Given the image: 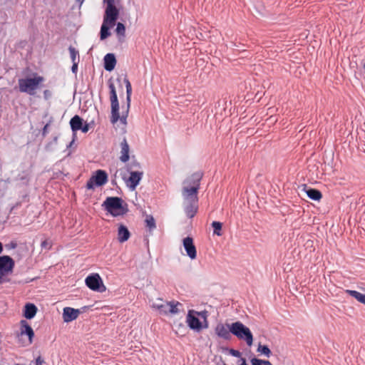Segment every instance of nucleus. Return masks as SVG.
<instances>
[{
	"label": "nucleus",
	"instance_id": "obj_18",
	"mask_svg": "<svg viewBox=\"0 0 365 365\" xmlns=\"http://www.w3.org/2000/svg\"><path fill=\"white\" fill-rule=\"evenodd\" d=\"M104 61V68L107 71H111L115 68L116 65V58L113 53H107L103 58Z\"/></svg>",
	"mask_w": 365,
	"mask_h": 365
},
{
	"label": "nucleus",
	"instance_id": "obj_21",
	"mask_svg": "<svg viewBox=\"0 0 365 365\" xmlns=\"http://www.w3.org/2000/svg\"><path fill=\"white\" fill-rule=\"evenodd\" d=\"M130 237V232L128 227L124 225L120 224L118 229V240L123 243L128 240Z\"/></svg>",
	"mask_w": 365,
	"mask_h": 365
},
{
	"label": "nucleus",
	"instance_id": "obj_1",
	"mask_svg": "<svg viewBox=\"0 0 365 365\" xmlns=\"http://www.w3.org/2000/svg\"><path fill=\"white\" fill-rule=\"evenodd\" d=\"M103 22L101 27L100 38L101 40L107 38L110 35V28L115 25L119 16V10L115 4L114 0H107Z\"/></svg>",
	"mask_w": 365,
	"mask_h": 365
},
{
	"label": "nucleus",
	"instance_id": "obj_26",
	"mask_svg": "<svg viewBox=\"0 0 365 365\" xmlns=\"http://www.w3.org/2000/svg\"><path fill=\"white\" fill-rule=\"evenodd\" d=\"M140 163L133 156L131 161L127 165L128 172L140 171Z\"/></svg>",
	"mask_w": 365,
	"mask_h": 365
},
{
	"label": "nucleus",
	"instance_id": "obj_17",
	"mask_svg": "<svg viewBox=\"0 0 365 365\" xmlns=\"http://www.w3.org/2000/svg\"><path fill=\"white\" fill-rule=\"evenodd\" d=\"M198 210V201H186L185 212L188 218H192Z\"/></svg>",
	"mask_w": 365,
	"mask_h": 365
},
{
	"label": "nucleus",
	"instance_id": "obj_25",
	"mask_svg": "<svg viewBox=\"0 0 365 365\" xmlns=\"http://www.w3.org/2000/svg\"><path fill=\"white\" fill-rule=\"evenodd\" d=\"M345 292L355 298L358 302L365 305V294H362L356 290L346 289Z\"/></svg>",
	"mask_w": 365,
	"mask_h": 365
},
{
	"label": "nucleus",
	"instance_id": "obj_29",
	"mask_svg": "<svg viewBox=\"0 0 365 365\" xmlns=\"http://www.w3.org/2000/svg\"><path fill=\"white\" fill-rule=\"evenodd\" d=\"M68 51L70 53V56L72 62H79L80 58H79V53L78 51L76 50L74 47L72 46H70L68 47Z\"/></svg>",
	"mask_w": 365,
	"mask_h": 365
},
{
	"label": "nucleus",
	"instance_id": "obj_32",
	"mask_svg": "<svg viewBox=\"0 0 365 365\" xmlns=\"http://www.w3.org/2000/svg\"><path fill=\"white\" fill-rule=\"evenodd\" d=\"M115 32L119 36H125V26L123 23L118 22L116 24Z\"/></svg>",
	"mask_w": 365,
	"mask_h": 365
},
{
	"label": "nucleus",
	"instance_id": "obj_24",
	"mask_svg": "<svg viewBox=\"0 0 365 365\" xmlns=\"http://www.w3.org/2000/svg\"><path fill=\"white\" fill-rule=\"evenodd\" d=\"M124 83H125V88H126V103H127L126 113H128V110L130 108V101H131L132 86H131L130 81L127 78H124Z\"/></svg>",
	"mask_w": 365,
	"mask_h": 365
},
{
	"label": "nucleus",
	"instance_id": "obj_43",
	"mask_svg": "<svg viewBox=\"0 0 365 365\" xmlns=\"http://www.w3.org/2000/svg\"><path fill=\"white\" fill-rule=\"evenodd\" d=\"M10 245H11V247L13 248V249H14V248H16L17 247V244L16 242H11Z\"/></svg>",
	"mask_w": 365,
	"mask_h": 365
},
{
	"label": "nucleus",
	"instance_id": "obj_34",
	"mask_svg": "<svg viewBox=\"0 0 365 365\" xmlns=\"http://www.w3.org/2000/svg\"><path fill=\"white\" fill-rule=\"evenodd\" d=\"M251 363H252V364H255V365H257V364L258 365H272V364L269 361L259 359L257 358L252 359Z\"/></svg>",
	"mask_w": 365,
	"mask_h": 365
},
{
	"label": "nucleus",
	"instance_id": "obj_13",
	"mask_svg": "<svg viewBox=\"0 0 365 365\" xmlns=\"http://www.w3.org/2000/svg\"><path fill=\"white\" fill-rule=\"evenodd\" d=\"M130 173V176L128 179L126 180L127 186L131 190H134L136 187L139 185L140 180L143 176V171H132L128 172Z\"/></svg>",
	"mask_w": 365,
	"mask_h": 365
},
{
	"label": "nucleus",
	"instance_id": "obj_41",
	"mask_svg": "<svg viewBox=\"0 0 365 365\" xmlns=\"http://www.w3.org/2000/svg\"><path fill=\"white\" fill-rule=\"evenodd\" d=\"M43 362V359L40 356L36 359V365H42Z\"/></svg>",
	"mask_w": 365,
	"mask_h": 365
},
{
	"label": "nucleus",
	"instance_id": "obj_30",
	"mask_svg": "<svg viewBox=\"0 0 365 365\" xmlns=\"http://www.w3.org/2000/svg\"><path fill=\"white\" fill-rule=\"evenodd\" d=\"M212 227L213 228V234L217 236H222V224L218 221H213L212 222Z\"/></svg>",
	"mask_w": 365,
	"mask_h": 365
},
{
	"label": "nucleus",
	"instance_id": "obj_38",
	"mask_svg": "<svg viewBox=\"0 0 365 365\" xmlns=\"http://www.w3.org/2000/svg\"><path fill=\"white\" fill-rule=\"evenodd\" d=\"M52 96V93L51 91L49 90H45L43 91V98L45 100L48 101V99H50Z\"/></svg>",
	"mask_w": 365,
	"mask_h": 365
},
{
	"label": "nucleus",
	"instance_id": "obj_19",
	"mask_svg": "<svg viewBox=\"0 0 365 365\" xmlns=\"http://www.w3.org/2000/svg\"><path fill=\"white\" fill-rule=\"evenodd\" d=\"M120 160L123 163H126L129 160L130 147L125 138H124L120 143Z\"/></svg>",
	"mask_w": 365,
	"mask_h": 365
},
{
	"label": "nucleus",
	"instance_id": "obj_42",
	"mask_svg": "<svg viewBox=\"0 0 365 365\" xmlns=\"http://www.w3.org/2000/svg\"><path fill=\"white\" fill-rule=\"evenodd\" d=\"M240 361H241V363H240V365H248V364H247L246 359H245V358L241 357V358L240 359Z\"/></svg>",
	"mask_w": 365,
	"mask_h": 365
},
{
	"label": "nucleus",
	"instance_id": "obj_20",
	"mask_svg": "<svg viewBox=\"0 0 365 365\" xmlns=\"http://www.w3.org/2000/svg\"><path fill=\"white\" fill-rule=\"evenodd\" d=\"M37 311H38V309L34 304L26 303L24 308L23 316L26 319H31L36 316Z\"/></svg>",
	"mask_w": 365,
	"mask_h": 365
},
{
	"label": "nucleus",
	"instance_id": "obj_45",
	"mask_svg": "<svg viewBox=\"0 0 365 365\" xmlns=\"http://www.w3.org/2000/svg\"><path fill=\"white\" fill-rule=\"evenodd\" d=\"M3 251V245L2 243L0 242V253Z\"/></svg>",
	"mask_w": 365,
	"mask_h": 365
},
{
	"label": "nucleus",
	"instance_id": "obj_10",
	"mask_svg": "<svg viewBox=\"0 0 365 365\" xmlns=\"http://www.w3.org/2000/svg\"><path fill=\"white\" fill-rule=\"evenodd\" d=\"M182 245L186 252L187 256L190 259H195L197 257V249L194 244V240L192 237L187 236L182 240Z\"/></svg>",
	"mask_w": 365,
	"mask_h": 365
},
{
	"label": "nucleus",
	"instance_id": "obj_48",
	"mask_svg": "<svg viewBox=\"0 0 365 365\" xmlns=\"http://www.w3.org/2000/svg\"><path fill=\"white\" fill-rule=\"evenodd\" d=\"M19 205V203H17L16 206H14L13 208L18 207Z\"/></svg>",
	"mask_w": 365,
	"mask_h": 365
},
{
	"label": "nucleus",
	"instance_id": "obj_6",
	"mask_svg": "<svg viewBox=\"0 0 365 365\" xmlns=\"http://www.w3.org/2000/svg\"><path fill=\"white\" fill-rule=\"evenodd\" d=\"M108 180L107 173L103 170H97L89 178L86 183V188L94 189L95 186L101 187L105 185Z\"/></svg>",
	"mask_w": 365,
	"mask_h": 365
},
{
	"label": "nucleus",
	"instance_id": "obj_15",
	"mask_svg": "<svg viewBox=\"0 0 365 365\" xmlns=\"http://www.w3.org/2000/svg\"><path fill=\"white\" fill-rule=\"evenodd\" d=\"M81 313L80 309L66 307L63 309L62 317L64 322L68 323L76 319Z\"/></svg>",
	"mask_w": 365,
	"mask_h": 365
},
{
	"label": "nucleus",
	"instance_id": "obj_5",
	"mask_svg": "<svg viewBox=\"0 0 365 365\" xmlns=\"http://www.w3.org/2000/svg\"><path fill=\"white\" fill-rule=\"evenodd\" d=\"M232 334L239 339L245 340L247 344L250 346L253 342V335L250 329L241 322L232 323Z\"/></svg>",
	"mask_w": 365,
	"mask_h": 365
},
{
	"label": "nucleus",
	"instance_id": "obj_35",
	"mask_svg": "<svg viewBox=\"0 0 365 365\" xmlns=\"http://www.w3.org/2000/svg\"><path fill=\"white\" fill-rule=\"evenodd\" d=\"M228 351H229V354L232 356H235V357H238V358H241V352L238 350H235L234 349H227Z\"/></svg>",
	"mask_w": 365,
	"mask_h": 365
},
{
	"label": "nucleus",
	"instance_id": "obj_46",
	"mask_svg": "<svg viewBox=\"0 0 365 365\" xmlns=\"http://www.w3.org/2000/svg\"><path fill=\"white\" fill-rule=\"evenodd\" d=\"M76 1L79 2L80 4H82L84 0H76Z\"/></svg>",
	"mask_w": 365,
	"mask_h": 365
},
{
	"label": "nucleus",
	"instance_id": "obj_23",
	"mask_svg": "<svg viewBox=\"0 0 365 365\" xmlns=\"http://www.w3.org/2000/svg\"><path fill=\"white\" fill-rule=\"evenodd\" d=\"M304 190H305L307 196L313 200L319 201L322 197V192L315 188L307 187L304 185Z\"/></svg>",
	"mask_w": 365,
	"mask_h": 365
},
{
	"label": "nucleus",
	"instance_id": "obj_36",
	"mask_svg": "<svg viewBox=\"0 0 365 365\" xmlns=\"http://www.w3.org/2000/svg\"><path fill=\"white\" fill-rule=\"evenodd\" d=\"M41 247L42 249L50 250L51 248V243L48 240H45L41 242Z\"/></svg>",
	"mask_w": 365,
	"mask_h": 365
},
{
	"label": "nucleus",
	"instance_id": "obj_49",
	"mask_svg": "<svg viewBox=\"0 0 365 365\" xmlns=\"http://www.w3.org/2000/svg\"><path fill=\"white\" fill-rule=\"evenodd\" d=\"M363 67H364V70H365V63L364 64Z\"/></svg>",
	"mask_w": 365,
	"mask_h": 365
},
{
	"label": "nucleus",
	"instance_id": "obj_3",
	"mask_svg": "<svg viewBox=\"0 0 365 365\" xmlns=\"http://www.w3.org/2000/svg\"><path fill=\"white\" fill-rule=\"evenodd\" d=\"M108 85L110 90V101L111 106L110 122L114 124L120 120L122 123H125L127 114L125 115H123L122 116H120L119 102L115 87L111 78L108 80Z\"/></svg>",
	"mask_w": 365,
	"mask_h": 365
},
{
	"label": "nucleus",
	"instance_id": "obj_40",
	"mask_svg": "<svg viewBox=\"0 0 365 365\" xmlns=\"http://www.w3.org/2000/svg\"><path fill=\"white\" fill-rule=\"evenodd\" d=\"M72 63H73V65L71 66V71L73 73H76L77 71H78V65L79 62H72Z\"/></svg>",
	"mask_w": 365,
	"mask_h": 365
},
{
	"label": "nucleus",
	"instance_id": "obj_27",
	"mask_svg": "<svg viewBox=\"0 0 365 365\" xmlns=\"http://www.w3.org/2000/svg\"><path fill=\"white\" fill-rule=\"evenodd\" d=\"M145 222V226L149 229L150 232H152L153 230H155L156 228L155 220L152 215H146Z\"/></svg>",
	"mask_w": 365,
	"mask_h": 365
},
{
	"label": "nucleus",
	"instance_id": "obj_28",
	"mask_svg": "<svg viewBox=\"0 0 365 365\" xmlns=\"http://www.w3.org/2000/svg\"><path fill=\"white\" fill-rule=\"evenodd\" d=\"M178 306H182V304L178 302L171 301L169 302L168 313L172 314H177L180 312Z\"/></svg>",
	"mask_w": 365,
	"mask_h": 365
},
{
	"label": "nucleus",
	"instance_id": "obj_22",
	"mask_svg": "<svg viewBox=\"0 0 365 365\" xmlns=\"http://www.w3.org/2000/svg\"><path fill=\"white\" fill-rule=\"evenodd\" d=\"M83 123V120L82 118H81L79 115H76L71 119L70 120V126L71 128V130L73 133V136L76 137V132L78 130H80V128H81V125Z\"/></svg>",
	"mask_w": 365,
	"mask_h": 365
},
{
	"label": "nucleus",
	"instance_id": "obj_8",
	"mask_svg": "<svg viewBox=\"0 0 365 365\" xmlns=\"http://www.w3.org/2000/svg\"><path fill=\"white\" fill-rule=\"evenodd\" d=\"M215 333L218 337L230 341L232 339V324L218 323L215 328Z\"/></svg>",
	"mask_w": 365,
	"mask_h": 365
},
{
	"label": "nucleus",
	"instance_id": "obj_50",
	"mask_svg": "<svg viewBox=\"0 0 365 365\" xmlns=\"http://www.w3.org/2000/svg\"><path fill=\"white\" fill-rule=\"evenodd\" d=\"M16 365H21V364H16Z\"/></svg>",
	"mask_w": 365,
	"mask_h": 365
},
{
	"label": "nucleus",
	"instance_id": "obj_31",
	"mask_svg": "<svg viewBox=\"0 0 365 365\" xmlns=\"http://www.w3.org/2000/svg\"><path fill=\"white\" fill-rule=\"evenodd\" d=\"M257 351L267 357H269L272 354V351L267 345L259 344Z\"/></svg>",
	"mask_w": 365,
	"mask_h": 365
},
{
	"label": "nucleus",
	"instance_id": "obj_2",
	"mask_svg": "<svg viewBox=\"0 0 365 365\" xmlns=\"http://www.w3.org/2000/svg\"><path fill=\"white\" fill-rule=\"evenodd\" d=\"M102 207L113 217L123 216L128 211V205L119 197H108Z\"/></svg>",
	"mask_w": 365,
	"mask_h": 365
},
{
	"label": "nucleus",
	"instance_id": "obj_12",
	"mask_svg": "<svg viewBox=\"0 0 365 365\" xmlns=\"http://www.w3.org/2000/svg\"><path fill=\"white\" fill-rule=\"evenodd\" d=\"M14 267V259L8 256L4 255L0 257V274L3 275L11 272Z\"/></svg>",
	"mask_w": 365,
	"mask_h": 365
},
{
	"label": "nucleus",
	"instance_id": "obj_4",
	"mask_svg": "<svg viewBox=\"0 0 365 365\" xmlns=\"http://www.w3.org/2000/svg\"><path fill=\"white\" fill-rule=\"evenodd\" d=\"M44 81V78L38 76L36 73L34 78H20L18 81L19 91L21 93H26L29 95H34V91L38 87V85Z\"/></svg>",
	"mask_w": 365,
	"mask_h": 365
},
{
	"label": "nucleus",
	"instance_id": "obj_33",
	"mask_svg": "<svg viewBox=\"0 0 365 365\" xmlns=\"http://www.w3.org/2000/svg\"><path fill=\"white\" fill-rule=\"evenodd\" d=\"M155 307L160 311V313H163L165 314H168L169 302L156 304Z\"/></svg>",
	"mask_w": 365,
	"mask_h": 365
},
{
	"label": "nucleus",
	"instance_id": "obj_44",
	"mask_svg": "<svg viewBox=\"0 0 365 365\" xmlns=\"http://www.w3.org/2000/svg\"><path fill=\"white\" fill-rule=\"evenodd\" d=\"M74 140H75V137L73 136V140L69 143V145H68L67 147H71V146H72V144H73V143L74 142Z\"/></svg>",
	"mask_w": 365,
	"mask_h": 365
},
{
	"label": "nucleus",
	"instance_id": "obj_9",
	"mask_svg": "<svg viewBox=\"0 0 365 365\" xmlns=\"http://www.w3.org/2000/svg\"><path fill=\"white\" fill-rule=\"evenodd\" d=\"M195 314L200 315V313L194 310L188 311L187 315V323L190 329L199 331L202 329V322Z\"/></svg>",
	"mask_w": 365,
	"mask_h": 365
},
{
	"label": "nucleus",
	"instance_id": "obj_37",
	"mask_svg": "<svg viewBox=\"0 0 365 365\" xmlns=\"http://www.w3.org/2000/svg\"><path fill=\"white\" fill-rule=\"evenodd\" d=\"M80 130H81L83 133H86L89 130V124L86 122H83L81 128H80Z\"/></svg>",
	"mask_w": 365,
	"mask_h": 365
},
{
	"label": "nucleus",
	"instance_id": "obj_11",
	"mask_svg": "<svg viewBox=\"0 0 365 365\" xmlns=\"http://www.w3.org/2000/svg\"><path fill=\"white\" fill-rule=\"evenodd\" d=\"M203 177L202 171H197L188 176L182 182L184 186H190L191 187H200V181Z\"/></svg>",
	"mask_w": 365,
	"mask_h": 365
},
{
	"label": "nucleus",
	"instance_id": "obj_7",
	"mask_svg": "<svg viewBox=\"0 0 365 365\" xmlns=\"http://www.w3.org/2000/svg\"><path fill=\"white\" fill-rule=\"evenodd\" d=\"M85 283L90 289L94 292L102 293L106 290V287L98 273H93L87 276Z\"/></svg>",
	"mask_w": 365,
	"mask_h": 365
},
{
	"label": "nucleus",
	"instance_id": "obj_39",
	"mask_svg": "<svg viewBox=\"0 0 365 365\" xmlns=\"http://www.w3.org/2000/svg\"><path fill=\"white\" fill-rule=\"evenodd\" d=\"M49 125H50V122H49V123H46V124L44 125V127H43V130H42V135H43V136H46V135L48 134V127H49Z\"/></svg>",
	"mask_w": 365,
	"mask_h": 365
},
{
	"label": "nucleus",
	"instance_id": "obj_47",
	"mask_svg": "<svg viewBox=\"0 0 365 365\" xmlns=\"http://www.w3.org/2000/svg\"><path fill=\"white\" fill-rule=\"evenodd\" d=\"M57 140H58V137H54L53 138L54 143H57Z\"/></svg>",
	"mask_w": 365,
	"mask_h": 365
},
{
	"label": "nucleus",
	"instance_id": "obj_14",
	"mask_svg": "<svg viewBox=\"0 0 365 365\" xmlns=\"http://www.w3.org/2000/svg\"><path fill=\"white\" fill-rule=\"evenodd\" d=\"M200 189L197 187H191L184 186L182 189V195L185 201H198L197 193Z\"/></svg>",
	"mask_w": 365,
	"mask_h": 365
},
{
	"label": "nucleus",
	"instance_id": "obj_16",
	"mask_svg": "<svg viewBox=\"0 0 365 365\" xmlns=\"http://www.w3.org/2000/svg\"><path fill=\"white\" fill-rule=\"evenodd\" d=\"M20 325L21 331L18 334V337L26 335L29 338V343L31 344L33 341V338L34 336V331L32 327L29 324V323L26 320L24 319H22L20 322Z\"/></svg>",
	"mask_w": 365,
	"mask_h": 365
}]
</instances>
